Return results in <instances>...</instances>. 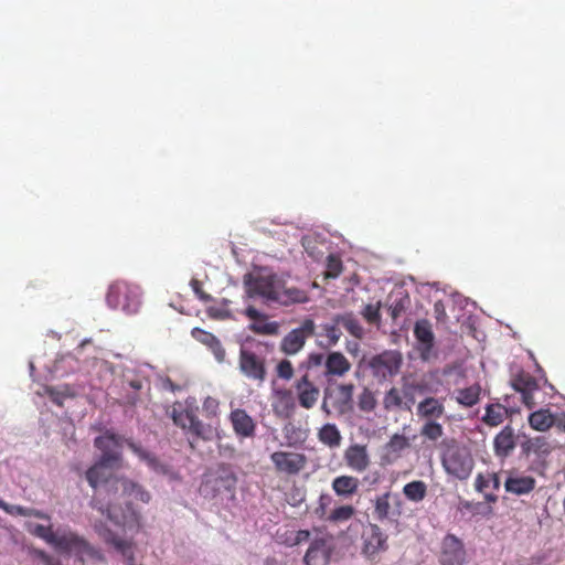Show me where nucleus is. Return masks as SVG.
<instances>
[{
    "label": "nucleus",
    "instance_id": "nucleus-1",
    "mask_svg": "<svg viewBox=\"0 0 565 565\" xmlns=\"http://www.w3.org/2000/svg\"><path fill=\"white\" fill-rule=\"evenodd\" d=\"M111 467L95 463L86 471V479L92 488L95 490L103 486L105 492L108 495V503L105 505L98 498L92 500L93 508L106 514L115 525L132 529L139 527V515L130 507L127 505L125 510L111 503V499L116 498V493L119 491L120 483L117 482L122 478L114 477L110 471Z\"/></svg>",
    "mask_w": 565,
    "mask_h": 565
},
{
    "label": "nucleus",
    "instance_id": "nucleus-2",
    "mask_svg": "<svg viewBox=\"0 0 565 565\" xmlns=\"http://www.w3.org/2000/svg\"><path fill=\"white\" fill-rule=\"evenodd\" d=\"M26 530L34 536L45 541L57 553L74 555L79 562L100 563L105 557L99 548L92 545L84 536L67 529L58 527L53 531L52 525L32 524Z\"/></svg>",
    "mask_w": 565,
    "mask_h": 565
},
{
    "label": "nucleus",
    "instance_id": "nucleus-3",
    "mask_svg": "<svg viewBox=\"0 0 565 565\" xmlns=\"http://www.w3.org/2000/svg\"><path fill=\"white\" fill-rule=\"evenodd\" d=\"M244 285L248 298H260L267 305L290 306L308 300L305 290L297 287L287 288L284 279L276 274L247 275L244 278Z\"/></svg>",
    "mask_w": 565,
    "mask_h": 565
},
{
    "label": "nucleus",
    "instance_id": "nucleus-4",
    "mask_svg": "<svg viewBox=\"0 0 565 565\" xmlns=\"http://www.w3.org/2000/svg\"><path fill=\"white\" fill-rule=\"evenodd\" d=\"M440 461L445 472L458 480H467L475 468L470 448L456 438H446L440 445Z\"/></svg>",
    "mask_w": 565,
    "mask_h": 565
},
{
    "label": "nucleus",
    "instance_id": "nucleus-5",
    "mask_svg": "<svg viewBox=\"0 0 565 565\" xmlns=\"http://www.w3.org/2000/svg\"><path fill=\"white\" fill-rule=\"evenodd\" d=\"M106 300L113 309L136 313L140 307V291L137 286L118 280L109 286Z\"/></svg>",
    "mask_w": 565,
    "mask_h": 565
},
{
    "label": "nucleus",
    "instance_id": "nucleus-6",
    "mask_svg": "<svg viewBox=\"0 0 565 565\" xmlns=\"http://www.w3.org/2000/svg\"><path fill=\"white\" fill-rule=\"evenodd\" d=\"M388 550V535L376 523L369 522L361 533V554L370 562L377 563Z\"/></svg>",
    "mask_w": 565,
    "mask_h": 565
},
{
    "label": "nucleus",
    "instance_id": "nucleus-7",
    "mask_svg": "<svg viewBox=\"0 0 565 565\" xmlns=\"http://www.w3.org/2000/svg\"><path fill=\"white\" fill-rule=\"evenodd\" d=\"M353 383L338 384L335 387H328L324 390V398L321 405L322 411L327 414H331V408L338 415H345L353 411Z\"/></svg>",
    "mask_w": 565,
    "mask_h": 565
},
{
    "label": "nucleus",
    "instance_id": "nucleus-8",
    "mask_svg": "<svg viewBox=\"0 0 565 565\" xmlns=\"http://www.w3.org/2000/svg\"><path fill=\"white\" fill-rule=\"evenodd\" d=\"M238 370L249 381L262 386L267 379L266 356L254 350L241 348L238 355Z\"/></svg>",
    "mask_w": 565,
    "mask_h": 565
},
{
    "label": "nucleus",
    "instance_id": "nucleus-9",
    "mask_svg": "<svg viewBox=\"0 0 565 565\" xmlns=\"http://www.w3.org/2000/svg\"><path fill=\"white\" fill-rule=\"evenodd\" d=\"M376 521H393L402 515V499L398 493L385 491L371 500Z\"/></svg>",
    "mask_w": 565,
    "mask_h": 565
},
{
    "label": "nucleus",
    "instance_id": "nucleus-10",
    "mask_svg": "<svg viewBox=\"0 0 565 565\" xmlns=\"http://www.w3.org/2000/svg\"><path fill=\"white\" fill-rule=\"evenodd\" d=\"M316 333V323L312 319H305L298 328L290 330L280 342V351L287 355H295L306 344V341Z\"/></svg>",
    "mask_w": 565,
    "mask_h": 565
},
{
    "label": "nucleus",
    "instance_id": "nucleus-11",
    "mask_svg": "<svg viewBox=\"0 0 565 565\" xmlns=\"http://www.w3.org/2000/svg\"><path fill=\"white\" fill-rule=\"evenodd\" d=\"M270 461L277 473L297 476L307 467L308 458L301 452L278 450L270 455Z\"/></svg>",
    "mask_w": 565,
    "mask_h": 565
},
{
    "label": "nucleus",
    "instance_id": "nucleus-12",
    "mask_svg": "<svg viewBox=\"0 0 565 565\" xmlns=\"http://www.w3.org/2000/svg\"><path fill=\"white\" fill-rule=\"evenodd\" d=\"M512 388L521 394V401L525 407L532 409L536 406L535 394L540 391L537 380L527 372H520L511 380Z\"/></svg>",
    "mask_w": 565,
    "mask_h": 565
},
{
    "label": "nucleus",
    "instance_id": "nucleus-13",
    "mask_svg": "<svg viewBox=\"0 0 565 565\" xmlns=\"http://www.w3.org/2000/svg\"><path fill=\"white\" fill-rule=\"evenodd\" d=\"M121 437L115 434L106 433L95 438V447L102 451L97 463L108 467L117 466L120 461V454L117 448L120 447Z\"/></svg>",
    "mask_w": 565,
    "mask_h": 565
},
{
    "label": "nucleus",
    "instance_id": "nucleus-14",
    "mask_svg": "<svg viewBox=\"0 0 565 565\" xmlns=\"http://www.w3.org/2000/svg\"><path fill=\"white\" fill-rule=\"evenodd\" d=\"M505 475L504 489L513 495L530 494L536 487V479L533 476L525 475L516 469L508 470Z\"/></svg>",
    "mask_w": 565,
    "mask_h": 565
},
{
    "label": "nucleus",
    "instance_id": "nucleus-15",
    "mask_svg": "<svg viewBox=\"0 0 565 565\" xmlns=\"http://www.w3.org/2000/svg\"><path fill=\"white\" fill-rule=\"evenodd\" d=\"M466 551L462 542L454 534H447L441 543L440 562L443 565H462Z\"/></svg>",
    "mask_w": 565,
    "mask_h": 565
},
{
    "label": "nucleus",
    "instance_id": "nucleus-16",
    "mask_svg": "<svg viewBox=\"0 0 565 565\" xmlns=\"http://www.w3.org/2000/svg\"><path fill=\"white\" fill-rule=\"evenodd\" d=\"M401 366V356L395 352H383L373 356L370 361V367L374 375L386 377L396 374Z\"/></svg>",
    "mask_w": 565,
    "mask_h": 565
},
{
    "label": "nucleus",
    "instance_id": "nucleus-17",
    "mask_svg": "<svg viewBox=\"0 0 565 565\" xmlns=\"http://www.w3.org/2000/svg\"><path fill=\"white\" fill-rule=\"evenodd\" d=\"M332 499L328 494H321L319 498V507L317 508L316 512L321 516L326 518L331 523H342L351 520L353 515L355 514V509L350 505H340L335 509H333L329 515L326 516V510L331 503Z\"/></svg>",
    "mask_w": 565,
    "mask_h": 565
},
{
    "label": "nucleus",
    "instance_id": "nucleus-18",
    "mask_svg": "<svg viewBox=\"0 0 565 565\" xmlns=\"http://www.w3.org/2000/svg\"><path fill=\"white\" fill-rule=\"evenodd\" d=\"M230 422L234 433L239 438H252L255 436L256 423L245 409H233L230 414Z\"/></svg>",
    "mask_w": 565,
    "mask_h": 565
},
{
    "label": "nucleus",
    "instance_id": "nucleus-19",
    "mask_svg": "<svg viewBox=\"0 0 565 565\" xmlns=\"http://www.w3.org/2000/svg\"><path fill=\"white\" fill-rule=\"evenodd\" d=\"M125 443L127 447L154 472L159 475L172 473L171 468L168 465L161 462L154 454L147 450L141 445L131 439H126Z\"/></svg>",
    "mask_w": 565,
    "mask_h": 565
},
{
    "label": "nucleus",
    "instance_id": "nucleus-20",
    "mask_svg": "<svg viewBox=\"0 0 565 565\" xmlns=\"http://www.w3.org/2000/svg\"><path fill=\"white\" fill-rule=\"evenodd\" d=\"M351 366V362L343 353L332 351L326 355L323 374L329 381L333 377H343Z\"/></svg>",
    "mask_w": 565,
    "mask_h": 565
},
{
    "label": "nucleus",
    "instance_id": "nucleus-21",
    "mask_svg": "<svg viewBox=\"0 0 565 565\" xmlns=\"http://www.w3.org/2000/svg\"><path fill=\"white\" fill-rule=\"evenodd\" d=\"M295 388L297 392V398L299 405L306 409L312 408L318 402L320 391L319 388L309 380L308 374H305L299 379Z\"/></svg>",
    "mask_w": 565,
    "mask_h": 565
},
{
    "label": "nucleus",
    "instance_id": "nucleus-22",
    "mask_svg": "<svg viewBox=\"0 0 565 565\" xmlns=\"http://www.w3.org/2000/svg\"><path fill=\"white\" fill-rule=\"evenodd\" d=\"M329 559L330 548L328 547L327 540L323 537L315 539L303 557L306 565H327Z\"/></svg>",
    "mask_w": 565,
    "mask_h": 565
},
{
    "label": "nucleus",
    "instance_id": "nucleus-23",
    "mask_svg": "<svg viewBox=\"0 0 565 565\" xmlns=\"http://www.w3.org/2000/svg\"><path fill=\"white\" fill-rule=\"evenodd\" d=\"M344 460L349 468L363 472L370 466V457L364 445H352L344 451Z\"/></svg>",
    "mask_w": 565,
    "mask_h": 565
},
{
    "label": "nucleus",
    "instance_id": "nucleus-24",
    "mask_svg": "<svg viewBox=\"0 0 565 565\" xmlns=\"http://www.w3.org/2000/svg\"><path fill=\"white\" fill-rule=\"evenodd\" d=\"M500 478L497 473H479L475 480V489L483 493L484 500L489 503L498 500L494 491L500 489Z\"/></svg>",
    "mask_w": 565,
    "mask_h": 565
},
{
    "label": "nucleus",
    "instance_id": "nucleus-25",
    "mask_svg": "<svg viewBox=\"0 0 565 565\" xmlns=\"http://www.w3.org/2000/svg\"><path fill=\"white\" fill-rule=\"evenodd\" d=\"M445 413L444 403L433 396H427L420 401L416 408V415L422 420H437Z\"/></svg>",
    "mask_w": 565,
    "mask_h": 565
},
{
    "label": "nucleus",
    "instance_id": "nucleus-26",
    "mask_svg": "<svg viewBox=\"0 0 565 565\" xmlns=\"http://www.w3.org/2000/svg\"><path fill=\"white\" fill-rule=\"evenodd\" d=\"M515 446H516V440H515L514 429L510 425H507L494 437V440H493L494 454L498 457L507 458L512 454Z\"/></svg>",
    "mask_w": 565,
    "mask_h": 565
},
{
    "label": "nucleus",
    "instance_id": "nucleus-27",
    "mask_svg": "<svg viewBox=\"0 0 565 565\" xmlns=\"http://www.w3.org/2000/svg\"><path fill=\"white\" fill-rule=\"evenodd\" d=\"M191 335L193 339L207 347L218 362L224 361L226 354L225 349L213 333L201 328H193Z\"/></svg>",
    "mask_w": 565,
    "mask_h": 565
},
{
    "label": "nucleus",
    "instance_id": "nucleus-28",
    "mask_svg": "<svg viewBox=\"0 0 565 565\" xmlns=\"http://www.w3.org/2000/svg\"><path fill=\"white\" fill-rule=\"evenodd\" d=\"M118 482L120 483L119 490L121 491V495L135 499L136 501H140L142 503L150 502L151 494L145 489L143 486L127 478H124Z\"/></svg>",
    "mask_w": 565,
    "mask_h": 565
},
{
    "label": "nucleus",
    "instance_id": "nucleus-29",
    "mask_svg": "<svg viewBox=\"0 0 565 565\" xmlns=\"http://www.w3.org/2000/svg\"><path fill=\"white\" fill-rule=\"evenodd\" d=\"M359 479L353 476H339L332 481V490L334 493L342 498H350L359 490Z\"/></svg>",
    "mask_w": 565,
    "mask_h": 565
},
{
    "label": "nucleus",
    "instance_id": "nucleus-30",
    "mask_svg": "<svg viewBox=\"0 0 565 565\" xmlns=\"http://www.w3.org/2000/svg\"><path fill=\"white\" fill-rule=\"evenodd\" d=\"M531 428L537 431H546L555 424V416L550 409L541 408L532 412L527 418Z\"/></svg>",
    "mask_w": 565,
    "mask_h": 565
},
{
    "label": "nucleus",
    "instance_id": "nucleus-31",
    "mask_svg": "<svg viewBox=\"0 0 565 565\" xmlns=\"http://www.w3.org/2000/svg\"><path fill=\"white\" fill-rule=\"evenodd\" d=\"M481 386L475 383L468 387L459 388L456 391V402L465 407H472L480 401Z\"/></svg>",
    "mask_w": 565,
    "mask_h": 565
},
{
    "label": "nucleus",
    "instance_id": "nucleus-32",
    "mask_svg": "<svg viewBox=\"0 0 565 565\" xmlns=\"http://www.w3.org/2000/svg\"><path fill=\"white\" fill-rule=\"evenodd\" d=\"M318 439L329 448H338L342 436L335 424H324L318 431Z\"/></svg>",
    "mask_w": 565,
    "mask_h": 565
},
{
    "label": "nucleus",
    "instance_id": "nucleus-33",
    "mask_svg": "<svg viewBox=\"0 0 565 565\" xmlns=\"http://www.w3.org/2000/svg\"><path fill=\"white\" fill-rule=\"evenodd\" d=\"M340 324V321H337V315H334L330 322L320 326L319 337L327 339V347H334L339 342L342 335Z\"/></svg>",
    "mask_w": 565,
    "mask_h": 565
},
{
    "label": "nucleus",
    "instance_id": "nucleus-34",
    "mask_svg": "<svg viewBox=\"0 0 565 565\" xmlns=\"http://www.w3.org/2000/svg\"><path fill=\"white\" fill-rule=\"evenodd\" d=\"M427 484L423 480H414L403 487V494L412 502L418 503L427 495Z\"/></svg>",
    "mask_w": 565,
    "mask_h": 565
},
{
    "label": "nucleus",
    "instance_id": "nucleus-35",
    "mask_svg": "<svg viewBox=\"0 0 565 565\" xmlns=\"http://www.w3.org/2000/svg\"><path fill=\"white\" fill-rule=\"evenodd\" d=\"M508 409L501 404H490L486 407V414L482 417V422L490 426L495 427L503 423Z\"/></svg>",
    "mask_w": 565,
    "mask_h": 565
},
{
    "label": "nucleus",
    "instance_id": "nucleus-36",
    "mask_svg": "<svg viewBox=\"0 0 565 565\" xmlns=\"http://www.w3.org/2000/svg\"><path fill=\"white\" fill-rule=\"evenodd\" d=\"M0 509L12 515L34 516L42 520H50V515L43 511L33 508H24L21 505H9L2 500H0Z\"/></svg>",
    "mask_w": 565,
    "mask_h": 565
},
{
    "label": "nucleus",
    "instance_id": "nucleus-37",
    "mask_svg": "<svg viewBox=\"0 0 565 565\" xmlns=\"http://www.w3.org/2000/svg\"><path fill=\"white\" fill-rule=\"evenodd\" d=\"M337 321H340L341 326L356 339H362L364 335L363 327L352 312L337 315Z\"/></svg>",
    "mask_w": 565,
    "mask_h": 565
},
{
    "label": "nucleus",
    "instance_id": "nucleus-38",
    "mask_svg": "<svg viewBox=\"0 0 565 565\" xmlns=\"http://www.w3.org/2000/svg\"><path fill=\"white\" fill-rule=\"evenodd\" d=\"M195 413L193 409L183 408L181 404H174L170 412V417L173 424L185 430L191 423Z\"/></svg>",
    "mask_w": 565,
    "mask_h": 565
},
{
    "label": "nucleus",
    "instance_id": "nucleus-39",
    "mask_svg": "<svg viewBox=\"0 0 565 565\" xmlns=\"http://www.w3.org/2000/svg\"><path fill=\"white\" fill-rule=\"evenodd\" d=\"M278 401L276 405L274 406L275 412L280 415L289 416L295 411V399L292 396L291 391L289 390H282L279 391L278 394Z\"/></svg>",
    "mask_w": 565,
    "mask_h": 565
},
{
    "label": "nucleus",
    "instance_id": "nucleus-40",
    "mask_svg": "<svg viewBox=\"0 0 565 565\" xmlns=\"http://www.w3.org/2000/svg\"><path fill=\"white\" fill-rule=\"evenodd\" d=\"M414 335L419 344H434L435 335L431 330V324L426 319L419 320L415 323Z\"/></svg>",
    "mask_w": 565,
    "mask_h": 565
},
{
    "label": "nucleus",
    "instance_id": "nucleus-41",
    "mask_svg": "<svg viewBox=\"0 0 565 565\" xmlns=\"http://www.w3.org/2000/svg\"><path fill=\"white\" fill-rule=\"evenodd\" d=\"M409 447V440L406 436L401 434H394L387 444L385 445V449L387 455H393L394 458H398L401 454Z\"/></svg>",
    "mask_w": 565,
    "mask_h": 565
},
{
    "label": "nucleus",
    "instance_id": "nucleus-42",
    "mask_svg": "<svg viewBox=\"0 0 565 565\" xmlns=\"http://www.w3.org/2000/svg\"><path fill=\"white\" fill-rule=\"evenodd\" d=\"M419 434L425 439L437 441L444 435V427L437 420H425Z\"/></svg>",
    "mask_w": 565,
    "mask_h": 565
},
{
    "label": "nucleus",
    "instance_id": "nucleus-43",
    "mask_svg": "<svg viewBox=\"0 0 565 565\" xmlns=\"http://www.w3.org/2000/svg\"><path fill=\"white\" fill-rule=\"evenodd\" d=\"M377 406V399L373 391L364 387L358 396V407L361 412L371 413Z\"/></svg>",
    "mask_w": 565,
    "mask_h": 565
},
{
    "label": "nucleus",
    "instance_id": "nucleus-44",
    "mask_svg": "<svg viewBox=\"0 0 565 565\" xmlns=\"http://www.w3.org/2000/svg\"><path fill=\"white\" fill-rule=\"evenodd\" d=\"M523 454H544L547 451L548 444L544 437L529 438L521 445Z\"/></svg>",
    "mask_w": 565,
    "mask_h": 565
},
{
    "label": "nucleus",
    "instance_id": "nucleus-45",
    "mask_svg": "<svg viewBox=\"0 0 565 565\" xmlns=\"http://www.w3.org/2000/svg\"><path fill=\"white\" fill-rule=\"evenodd\" d=\"M192 436L196 438H201L204 440L211 439L212 429L210 426L204 425L196 415L192 418L191 423L188 425L185 429Z\"/></svg>",
    "mask_w": 565,
    "mask_h": 565
},
{
    "label": "nucleus",
    "instance_id": "nucleus-46",
    "mask_svg": "<svg viewBox=\"0 0 565 565\" xmlns=\"http://www.w3.org/2000/svg\"><path fill=\"white\" fill-rule=\"evenodd\" d=\"M403 397L396 387L390 388L383 398V406L386 411L402 407Z\"/></svg>",
    "mask_w": 565,
    "mask_h": 565
},
{
    "label": "nucleus",
    "instance_id": "nucleus-47",
    "mask_svg": "<svg viewBox=\"0 0 565 565\" xmlns=\"http://www.w3.org/2000/svg\"><path fill=\"white\" fill-rule=\"evenodd\" d=\"M343 270L342 260L339 256L331 254L327 258L326 278H337Z\"/></svg>",
    "mask_w": 565,
    "mask_h": 565
},
{
    "label": "nucleus",
    "instance_id": "nucleus-48",
    "mask_svg": "<svg viewBox=\"0 0 565 565\" xmlns=\"http://www.w3.org/2000/svg\"><path fill=\"white\" fill-rule=\"evenodd\" d=\"M220 470L222 471V475L218 477V479L222 481L223 487L226 490H233L236 486L237 477L228 467H225L224 465L220 467Z\"/></svg>",
    "mask_w": 565,
    "mask_h": 565
},
{
    "label": "nucleus",
    "instance_id": "nucleus-49",
    "mask_svg": "<svg viewBox=\"0 0 565 565\" xmlns=\"http://www.w3.org/2000/svg\"><path fill=\"white\" fill-rule=\"evenodd\" d=\"M30 555L33 558L39 559L43 565H61V562L58 558L50 555L43 550L40 548H32L30 551Z\"/></svg>",
    "mask_w": 565,
    "mask_h": 565
},
{
    "label": "nucleus",
    "instance_id": "nucleus-50",
    "mask_svg": "<svg viewBox=\"0 0 565 565\" xmlns=\"http://www.w3.org/2000/svg\"><path fill=\"white\" fill-rule=\"evenodd\" d=\"M380 303H369L363 308L362 316L369 323H377L381 319Z\"/></svg>",
    "mask_w": 565,
    "mask_h": 565
},
{
    "label": "nucleus",
    "instance_id": "nucleus-51",
    "mask_svg": "<svg viewBox=\"0 0 565 565\" xmlns=\"http://www.w3.org/2000/svg\"><path fill=\"white\" fill-rule=\"evenodd\" d=\"M277 376L289 381L294 376V366L289 360H281L276 366Z\"/></svg>",
    "mask_w": 565,
    "mask_h": 565
},
{
    "label": "nucleus",
    "instance_id": "nucleus-52",
    "mask_svg": "<svg viewBox=\"0 0 565 565\" xmlns=\"http://www.w3.org/2000/svg\"><path fill=\"white\" fill-rule=\"evenodd\" d=\"M190 286L195 294V296L203 302H210L213 300L212 296L206 294L203 288L201 281L198 279H192Z\"/></svg>",
    "mask_w": 565,
    "mask_h": 565
},
{
    "label": "nucleus",
    "instance_id": "nucleus-53",
    "mask_svg": "<svg viewBox=\"0 0 565 565\" xmlns=\"http://www.w3.org/2000/svg\"><path fill=\"white\" fill-rule=\"evenodd\" d=\"M220 403L216 398L207 396L203 402V412L206 416H216Z\"/></svg>",
    "mask_w": 565,
    "mask_h": 565
},
{
    "label": "nucleus",
    "instance_id": "nucleus-54",
    "mask_svg": "<svg viewBox=\"0 0 565 565\" xmlns=\"http://www.w3.org/2000/svg\"><path fill=\"white\" fill-rule=\"evenodd\" d=\"M310 539V532L308 530H299L295 533L294 537L290 539V545H299L308 542Z\"/></svg>",
    "mask_w": 565,
    "mask_h": 565
},
{
    "label": "nucleus",
    "instance_id": "nucleus-55",
    "mask_svg": "<svg viewBox=\"0 0 565 565\" xmlns=\"http://www.w3.org/2000/svg\"><path fill=\"white\" fill-rule=\"evenodd\" d=\"M326 356L322 353H311L307 359V366L309 369L324 365Z\"/></svg>",
    "mask_w": 565,
    "mask_h": 565
},
{
    "label": "nucleus",
    "instance_id": "nucleus-56",
    "mask_svg": "<svg viewBox=\"0 0 565 565\" xmlns=\"http://www.w3.org/2000/svg\"><path fill=\"white\" fill-rule=\"evenodd\" d=\"M125 382L128 385V387H130L135 392H138V391L142 390L146 381H145V379H142L140 376H134L131 379L127 376Z\"/></svg>",
    "mask_w": 565,
    "mask_h": 565
},
{
    "label": "nucleus",
    "instance_id": "nucleus-57",
    "mask_svg": "<svg viewBox=\"0 0 565 565\" xmlns=\"http://www.w3.org/2000/svg\"><path fill=\"white\" fill-rule=\"evenodd\" d=\"M244 315L249 318L250 320H264L265 319V316L263 313H260L255 307L253 306H248L245 311H244Z\"/></svg>",
    "mask_w": 565,
    "mask_h": 565
},
{
    "label": "nucleus",
    "instance_id": "nucleus-58",
    "mask_svg": "<svg viewBox=\"0 0 565 565\" xmlns=\"http://www.w3.org/2000/svg\"><path fill=\"white\" fill-rule=\"evenodd\" d=\"M433 347H434V344H430V345L420 344L419 351H420V359L423 361H428L430 359Z\"/></svg>",
    "mask_w": 565,
    "mask_h": 565
},
{
    "label": "nucleus",
    "instance_id": "nucleus-59",
    "mask_svg": "<svg viewBox=\"0 0 565 565\" xmlns=\"http://www.w3.org/2000/svg\"><path fill=\"white\" fill-rule=\"evenodd\" d=\"M46 392L51 397L52 402H54L57 405H62L63 396L58 392H56L54 388H47Z\"/></svg>",
    "mask_w": 565,
    "mask_h": 565
},
{
    "label": "nucleus",
    "instance_id": "nucleus-60",
    "mask_svg": "<svg viewBox=\"0 0 565 565\" xmlns=\"http://www.w3.org/2000/svg\"><path fill=\"white\" fill-rule=\"evenodd\" d=\"M256 332L258 333H266V334H270V333H274L276 328L273 326V324H266L265 327L263 328H256L254 327L253 328Z\"/></svg>",
    "mask_w": 565,
    "mask_h": 565
},
{
    "label": "nucleus",
    "instance_id": "nucleus-61",
    "mask_svg": "<svg viewBox=\"0 0 565 565\" xmlns=\"http://www.w3.org/2000/svg\"><path fill=\"white\" fill-rule=\"evenodd\" d=\"M555 427L558 429L565 431V413L561 414L559 416L555 417Z\"/></svg>",
    "mask_w": 565,
    "mask_h": 565
},
{
    "label": "nucleus",
    "instance_id": "nucleus-62",
    "mask_svg": "<svg viewBox=\"0 0 565 565\" xmlns=\"http://www.w3.org/2000/svg\"><path fill=\"white\" fill-rule=\"evenodd\" d=\"M404 397L407 399V403H409V404L415 403L414 395L408 390L404 391Z\"/></svg>",
    "mask_w": 565,
    "mask_h": 565
},
{
    "label": "nucleus",
    "instance_id": "nucleus-63",
    "mask_svg": "<svg viewBox=\"0 0 565 565\" xmlns=\"http://www.w3.org/2000/svg\"><path fill=\"white\" fill-rule=\"evenodd\" d=\"M225 451L230 452V456H232L235 452V449L233 447L226 446L223 448Z\"/></svg>",
    "mask_w": 565,
    "mask_h": 565
},
{
    "label": "nucleus",
    "instance_id": "nucleus-64",
    "mask_svg": "<svg viewBox=\"0 0 565 565\" xmlns=\"http://www.w3.org/2000/svg\"><path fill=\"white\" fill-rule=\"evenodd\" d=\"M138 397L137 396H132L129 401L130 404H136Z\"/></svg>",
    "mask_w": 565,
    "mask_h": 565
}]
</instances>
